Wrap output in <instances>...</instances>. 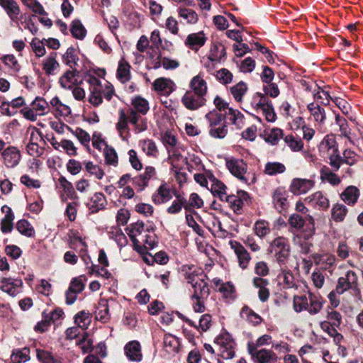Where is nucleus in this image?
Here are the masks:
<instances>
[{
	"mask_svg": "<svg viewBox=\"0 0 363 363\" xmlns=\"http://www.w3.org/2000/svg\"><path fill=\"white\" fill-rule=\"evenodd\" d=\"M128 123L133 125L135 133H139L147 130V125L146 119L142 116L132 111L121 109L118 112V120L116 123V129L122 136L123 133L129 131Z\"/></svg>",
	"mask_w": 363,
	"mask_h": 363,
	"instance_id": "1",
	"label": "nucleus"
},
{
	"mask_svg": "<svg viewBox=\"0 0 363 363\" xmlns=\"http://www.w3.org/2000/svg\"><path fill=\"white\" fill-rule=\"evenodd\" d=\"M208 127L209 135L218 139L224 138L228 134V128L224 113L218 110H211L204 116Z\"/></svg>",
	"mask_w": 363,
	"mask_h": 363,
	"instance_id": "2",
	"label": "nucleus"
},
{
	"mask_svg": "<svg viewBox=\"0 0 363 363\" xmlns=\"http://www.w3.org/2000/svg\"><path fill=\"white\" fill-rule=\"evenodd\" d=\"M288 223L291 227L299 230L306 240L311 238L315 233V219L311 215L303 216L293 213L289 216Z\"/></svg>",
	"mask_w": 363,
	"mask_h": 363,
	"instance_id": "3",
	"label": "nucleus"
},
{
	"mask_svg": "<svg viewBox=\"0 0 363 363\" xmlns=\"http://www.w3.org/2000/svg\"><path fill=\"white\" fill-rule=\"evenodd\" d=\"M250 104L257 112L261 111L269 122H274L277 116L272 101L264 94L257 92L250 99Z\"/></svg>",
	"mask_w": 363,
	"mask_h": 363,
	"instance_id": "4",
	"label": "nucleus"
},
{
	"mask_svg": "<svg viewBox=\"0 0 363 363\" xmlns=\"http://www.w3.org/2000/svg\"><path fill=\"white\" fill-rule=\"evenodd\" d=\"M270 249L271 252L274 254L280 267H286L290 255V245L288 240L284 237H278L272 242Z\"/></svg>",
	"mask_w": 363,
	"mask_h": 363,
	"instance_id": "5",
	"label": "nucleus"
},
{
	"mask_svg": "<svg viewBox=\"0 0 363 363\" xmlns=\"http://www.w3.org/2000/svg\"><path fill=\"white\" fill-rule=\"evenodd\" d=\"M214 342L219 347L221 357L230 359L235 356V343L228 333H223L218 336Z\"/></svg>",
	"mask_w": 363,
	"mask_h": 363,
	"instance_id": "6",
	"label": "nucleus"
},
{
	"mask_svg": "<svg viewBox=\"0 0 363 363\" xmlns=\"http://www.w3.org/2000/svg\"><path fill=\"white\" fill-rule=\"evenodd\" d=\"M21 152L16 146H9L1 152V161L8 169L17 167L21 160Z\"/></svg>",
	"mask_w": 363,
	"mask_h": 363,
	"instance_id": "7",
	"label": "nucleus"
},
{
	"mask_svg": "<svg viewBox=\"0 0 363 363\" xmlns=\"http://www.w3.org/2000/svg\"><path fill=\"white\" fill-rule=\"evenodd\" d=\"M207 100L201 95L187 90L182 96L181 102L189 111H196L206 104Z\"/></svg>",
	"mask_w": 363,
	"mask_h": 363,
	"instance_id": "8",
	"label": "nucleus"
},
{
	"mask_svg": "<svg viewBox=\"0 0 363 363\" xmlns=\"http://www.w3.org/2000/svg\"><path fill=\"white\" fill-rule=\"evenodd\" d=\"M225 201L229 203L230 207L237 214H240L243 206L251 203L250 195L245 191H238L236 195H228Z\"/></svg>",
	"mask_w": 363,
	"mask_h": 363,
	"instance_id": "9",
	"label": "nucleus"
},
{
	"mask_svg": "<svg viewBox=\"0 0 363 363\" xmlns=\"http://www.w3.org/2000/svg\"><path fill=\"white\" fill-rule=\"evenodd\" d=\"M23 281L21 279L4 277L0 280V289L12 297L22 292Z\"/></svg>",
	"mask_w": 363,
	"mask_h": 363,
	"instance_id": "10",
	"label": "nucleus"
},
{
	"mask_svg": "<svg viewBox=\"0 0 363 363\" xmlns=\"http://www.w3.org/2000/svg\"><path fill=\"white\" fill-rule=\"evenodd\" d=\"M226 167L230 172L243 182H247L245 174L247 164L242 160L231 158L226 160Z\"/></svg>",
	"mask_w": 363,
	"mask_h": 363,
	"instance_id": "11",
	"label": "nucleus"
},
{
	"mask_svg": "<svg viewBox=\"0 0 363 363\" xmlns=\"http://www.w3.org/2000/svg\"><path fill=\"white\" fill-rule=\"evenodd\" d=\"M357 286V277L352 271H348L345 277L338 279L336 286V291L338 294H342L349 289H356Z\"/></svg>",
	"mask_w": 363,
	"mask_h": 363,
	"instance_id": "12",
	"label": "nucleus"
},
{
	"mask_svg": "<svg viewBox=\"0 0 363 363\" xmlns=\"http://www.w3.org/2000/svg\"><path fill=\"white\" fill-rule=\"evenodd\" d=\"M314 186V182L311 179L294 178L291 180L289 191L294 195L305 194Z\"/></svg>",
	"mask_w": 363,
	"mask_h": 363,
	"instance_id": "13",
	"label": "nucleus"
},
{
	"mask_svg": "<svg viewBox=\"0 0 363 363\" xmlns=\"http://www.w3.org/2000/svg\"><path fill=\"white\" fill-rule=\"evenodd\" d=\"M0 6L5 11L11 21L18 23L21 18V9L16 0H0Z\"/></svg>",
	"mask_w": 363,
	"mask_h": 363,
	"instance_id": "14",
	"label": "nucleus"
},
{
	"mask_svg": "<svg viewBox=\"0 0 363 363\" xmlns=\"http://www.w3.org/2000/svg\"><path fill=\"white\" fill-rule=\"evenodd\" d=\"M189 90L205 97L208 93V84L204 79V74L199 72L193 77L189 81Z\"/></svg>",
	"mask_w": 363,
	"mask_h": 363,
	"instance_id": "15",
	"label": "nucleus"
},
{
	"mask_svg": "<svg viewBox=\"0 0 363 363\" xmlns=\"http://www.w3.org/2000/svg\"><path fill=\"white\" fill-rule=\"evenodd\" d=\"M229 245L237 256L240 267L245 269L250 260V256L247 251L240 242L235 240H230Z\"/></svg>",
	"mask_w": 363,
	"mask_h": 363,
	"instance_id": "16",
	"label": "nucleus"
},
{
	"mask_svg": "<svg viewBox=\"0 0 363 363\" xmlns=\"http://www.w3.org/2000/svg\"><path fill=\"white\" fill-rule=\"evenodd\" d=\"M153 87L161 94L169 96L175 90L176 84L171 79L160 77L154 81Z\"/></svg>",
	"mask_w": 363,
	"mask_h": 363,
	"instance_id": "17",
	"label": "nucleus"
},
{
	"mask_svg": "<svg viewBox=\"0 0 363 363\" xmlns=\"http://www.w3.org/2000/svg\"><path fill=\"white\" fill-rule=\"evenodd\" d=\"M305 201L320 210H326L330 206L329 199L321 191H316L307 196Z\"/></svg>",
	"mask_w": 363,
	"mask_h": 363,
	"instance_id": "18",
	"label": "nucleus"
},
{
	"mask_svg": "<svg viewBox=\"0 0 363 363\" xmlns=\"http://www.w3.org/2000/svg\"><path fill=\"white\" fill-rule=\"evenodd\" d=\"M183 270L185 272V279L191 285L201 281V279H207L203 270L196 266H184Z\"/></svg>",
	"mask_w": 363,
	"mask_h": 363,
	"instance_id": "19",
	"label": "nucleus"
},
{
	"mask_svg": "<svg viewBox=\"0 0 363 363\" xmlns=\"http://www.w3.org/2000/svg\"><path fill=\"white\" fill-rule=\"evenodd\" d=\"M126 357L130 361L140 362L143 355L141 352V347L139 342L136 340L130 341L127 343L124 347Z\"/></svg>",
	"mask_w": 363,
	"mask_h": 363,
	"instance_id": "20",
	"label": "nucleus"
},
{
	"mask_svg": "<svg viewBox=\"0 0 363 363\" xmlns=\"http://www.w3.org/2000/svg\"><path fill=\"white\" fill-rule=\"evenodd\" d=\"M127 230H128V235L133 242L134 246L138 245V241L140 238L146 235L148 231H150L148 229H145V225L143 222L139 221L132 224Z\"/></svg>",
	"mask_w": 363,
	"mask_h": 363,
	"instance_id": "21",
	"label": "nucleus"
},
{
	"mask_svg": "<svg viewBox=\"0 0 363 363\" xmlns=\"http://www.w3.org/2000/svg\"><path fill=\"white\" fill-rule=\"evenodd\" d=\"M208 179L211 184V187L208 189L211 190L212 194L215 196H218L221 201H225L228 196L225 191V185L220 181L215 178L214 176L212 174H211L208 177Z\"/></svg>",
	"mask_w": 363,
	"mask_h": 363,
	"instance_id": "22",
	"label": "nucleus"
},
{
	"mask_svg": "<svg viewBox=\"0 0 363 363\" xmlns=\"http://www.w3.org/2000/svg\"><path fill=\"white\" fill-rule=\"evenodd\" d=\"M287 196V192L282 188H277L273 192V203L279 212L286 208L288 206Z\"/></svg>",
	"mask_w": 363,
	"mask_h": 363,
	"instance_id": "23",
	"label": "nucleus"
},
{
	"mask_svg": "<svg viewBox=\"0 0 363 363\" xmlns=\"http://www.w3.org/2000/svg\"><path fill=\"white\" fill-rule=\"evenodd\" d=\"M149 109V103L145 99L141 96H135L132 99L130 106L127 111L133 110L135 113L140 116H145L147 114Z\"/></svg>",
	"mask_w": 363,
	"mask_h": 363,
	"instance_id": "24",
	"label": "nucleus"
},
{
	"mask_svg": "<svg viewBox=\"0 0 363 363\" xmlns=\"http://www.w3.org/2000/svg\"><path fill=\"white\" fill-rule=\"evenodd\" d=\"M248 350L252 357L257 359L258 363H268L272 359H276L272 352L265 349L257 350L255 347L249 345Z\"/></svg>",
	"mask_w": 363,
	"mask_h": 363,
	"instance_id": "25",
	"label": "nucleus"
},
{
	"mask_svg": "<svg viewBox=\"0 0 363 363\" xmlns=\"http://www.w3.org/2000/svg\"><path fill=\"white\" fill-rule=\"evenodd\" d=\"M76 69L67 70L59 79L60 86L65 89H72L77 83Z\"/></svg>",
	"mask_w": 363,
	"mask_h": 363,
	"instance_id": "26",
	"label": "nucleus"
},
{
	"mask_svg": "<svg viewBox=\"0 0 363 363\" xmlns=\"http://www.w3.org/2000/svg\"><path fill=\"white\" fill-rule=\"evenodd\" d=\"M206 280L207 279H201V281H196L191 285L194 289L191 300H194V298H204L208 296L210 289Z\"/></svg>",
	"mask_w": 363,
	"mask_h": 363,
	"instance_id": "27",
	"label": "nucleus"
},
{
	"mask_svg": "<svg viewBox=\"0 0 363 363\" xmlns=\"http://www.w3.org/2000/svg\"><path fill=\"white\" fill-rule=\"evenodd\" d=\"M156 245V235L153 231H148L146 235L140 238L138 245H135V249L139 252H142L143 248L146 250H152Z\"/></svg>",
	"mask_w": 363,
	"mask_h": 363,
	"instance_id": "28",
	"label": "nucleus"
},
{
	"mask_svg": "<svg viewBox=\"0 0 363 363\" xmlns=\"http://www.w3.org/2000/svg\"><path fill=\"white\" fill-rule=\"evenodd\" d=\"M172 198L170 189L167 184H162L152 195V200L155 204H161L169 201Z\"/></svg>",
	"mask_w": 363,
	"mask_h": 363,
	"instance_id": "29",
	"label": "nucleus"
},
{
	"mask_svg": "<svg viewBox=\"0 0 363 363\" xmlns=\"http://www.w3.org/2000/svg\"><path fill=\"white\" fill-rule=\"evenodd\" d=\"M206 41V38L203 32L189 34L186 40L185 45L191 49L198 50L202 47Z\"/></svg>",
	"mask_w": 363,
	"mask_h": 363,
	"instance_id": "30",
	"label": "nucleus"
},
{
	"mask_svg": "<svg viewBox=\"0 0 363 363\" xmlns=\"http://www.w3.org/2000/svg\"><path fill=\"white\" fill-rule=\"evenodd\" d=\"M313 259L316 264L324 269H328L333 266L336 259L335 255L330 253L315 254Z\"/></svg>",
	"mask_w": 363,
	"mask_h": 363,
	"instance_id": "31",
	"label": "nucleus"
},
{
	"mask_svg": "<svg viewBox=\"0 0 363 363\" xmlns=\"http://www.w3.org/2000/svg\"><path fill=\"white\" fill-rule=\"evenodd\" d=\"M225 118H228L238 128H242L245 124L244 115L238 109L228 108L225 112Z\"/></svg>",
	"mask_w": 363,
	"mask_h": 363,
	"instance_id": "32",
	"label": "nucleus"
},
{
	"mask_svg": "<svg viewBox=\"0 0 363 363\" xmlns=\"http://www.w3.org/2000/svg\"><path fill=\"white\" fill-rule=\"evenodd\" d=\"M359 196V191L354 186H347L340 194L341 199L347 205H354Z\"/></svg>",
	"mask_w": 363,
	"mask_h": 363,
	"instance_id": "33",
	"label": "nucleus"
},
{
	"mask_svg": "<svg viewBox=\"0 0 363 363\" xmlns=\"http://www.w3.org/2000/svg\"><path fill=\"white\" fill-rule=\"evenodd\" d=\"M311 115L313 117L315 122L323 124L326 119V114L325 109L320 106L319 104L315 102L310 103L307 106Z\"/></svg>",
	"mask_w": 363,
	"mask_h": 363,
	"instance_id": "34",
	"label": "nucleus"
},
{
	"mask_svg": "<svg viewBox=\"0 0 363 363\" xmlns=\"http://www.w3.org/2000/svg\"><path fill=\"white\" fill-rule=\"evenodd\" d=\"M214 284L218 287V291L223 294V297L233 300L235 298V289L230 282L221 283L220 279H214Z\"/></svg>",
	"mask_w": 363,
	"mask_h": 363,
	"instance_id": "35",
	"label": "nucleus"
},
{
	"mask_svg": "<svg viewBox=\"0 0 363 363\" xmlns=\"http://www.w3.org/2000/svg\"><path fill=\"white\" fill-rule=\"evenodd\" d=\"M225 55V49L224 45L219 42H215L212 44L209 52L208 59L211 62L220 61Z\"/></svg>",
	"mask_w": 363,
	"mask_h": 363,
	"instance_id": "36",
	"label": "nucleus"
},
{
	"mask_svg": "<svg viewBox=\"0 0 363 363\" xmlns=\"http://www.w3.org/2000/svg\"><path fill=\"white\" fill-rule=\"evenodd\" d=\"M88 205L92 212H97L99 210L104 208L106 205L105 196L100 192L95 193L91 198L90 202Z\"/></svg>",
	"mask_w": 363,
	"mask_h": 363,
	"instance_id": "37",
	"label": "nucleus"
},
{
	"mask_svg": "<svg viewBox=\"0 0 363 363\" xmlns=\"http://www.w3.org/2000/svg\"><path fill=\"white\" fill-rule=\"evenodd\" d=\"M323 308V303L321 298L318 295L308 292V307L307 308L308 312L311 315L317 314Z\"/></svg>",
	"mask_w": 363,
	"mask_h": 363,
	"instance_id": "38",
	"label": "nucleus"
},
{
	"mask_svg": "<svg viewBox=\"0 0 363 363\" xmlns=\"http://www.w3.org/2000/svg\"><path fill=\"white\" fill-rule=\"evenodd\" d=\"M130 65L124 59H121L117 69V78L122 82L125 83L130 79Z\"/></svg>",
	"mask_w": 363,
	"mask_h": 363,
	"instance_id": "39",
	"label": "nucleus"
},
{
	"mask_svg": "<svg viewBox=\"0 0 363 363\" xmlns=\"http://www.w3.org/2000/svg\"><path fill=\"white\" fill-rule=\"evenodd\" d=\"M5 210L6 215L1 222V230L4 233H10L13 228V220L14 218V216L9 207L6 206H3L2 211H5Z\"/></svg>",
	"mask_w": 363,
	"mask_h": 363,
	"instance_id": "40",
	"label": "nucleus"
},
{
	"mask_svg": "<svg viewBox=\"0 0 363 363\" xmlns=\"http://www.w3.org/2000/svg\"><path fill=\"white\" fill-rule=\"evenodd\" d=\"M278 279L285 289H291L296 286L293 274L290 270H286L284 267L281 268Z\"/></svg>",
	"mask_w": 363,
	"mask_h": 363,
	"instance_id": "41",
	"label": "nucleus"
},
{
	"mask_svg": "<svg viewBox=\"0 0 363 363\" xmlns=\"http://www.w3.org/2000/svg\"><path fill=\"white\" fill-rule=\"evenodd\" d=\"M30 106L39 116H45L50 111L49 104L42 97H36Z\"/></svg>",
	"mask_w": 363,
	"mask_h": 363,
	"instance_id": "42",
	"label": "nucleus"
},
{
	"mask_svg": "<svg viewBox=\"0 0 363 363\" xmlns=\"http://www.w3.org/2000/svg\"><path fill=\"white\" fill-rule=\"evenodd\" d=\"M163 342L164 347L167 352L172 353L178 352L180 343L176 336L172 334H165Z\"/></svg>",
	"mask_w": 363,
	"mask_h": 363,
	"instance_id": "43",
	"label": "nucleus"
},
{
	"mask_svg": "<svg viewBox=\"0 0 363 363\" xmlns=\"http://www.w3.org/2000/svg\"><path fill=\"white\" fill-rule=\"evenodd\" d=\"M16 228L18 231L23 235L28 238H33L35 236V232L32 225L25 219L20 220L16 223Z\"/></svg>",
	"mask_w": 363,
	"mask_h": 363,
	"instance_id": "44",
	"label": "nucleus"
},
{
	"mask_svg": "<svg viewBox=\"0 0 363 363\" xmlns=\"http://www.w3.org/2000/svg\"><path fill=\"white\" fill-rule=\"evenodd\" d=\"M108 306L106 300H101L96 311V318L102 323L109 320Z\"/></svg>",
	"mask_w": 363,
	"mask_h": 363,
	"instance_id": "45",
	"label": "nucleus"
},
{
	"mask_svg": "<svg viewBox=\"0 0 363 363\" xmlns=\"http://www.w3.org/2000/svg\"><path fill=\"white\" fill-rule=\"evenodd\" d=\"M347 213V207L342 203H336L333 205L331 209L332 219L335 222L342 221Z\"/></svg>",
	"mask_w": 363,
	"mask_h": 363,
	"instance_id": "46",
	"label": "nucleus"
},
{
	"mask_svg": "<svg viewBox=\"0 0 363 363\" xmlns=\"http://www.w3.org/2000/svg\"><path fill=\"white\" fill-rule=\"evenodd\" d=\"M143 151L149 157H157L158 149L155 143L150 139L143 140L140 142Z\"/></svg>",
	"mask_w": 363,
	"mask_h": 363,
	"instance_id": "47",
	"label": "nucleus"
},
{
	"mask_svg": "<svg viewBox=\"0 0 363 363\" xmlns=\"http://www.w3.org/2000/svg\"><path fill=\"white\" fill-rule=\"evenodd\" d=\"M247 89V85L241 81L230 88V93L236 101L241 102Z\"/></svg>",
	"mask_w": 363,
	"mask_h": 363,
	"instance_id": "48",
	"label": "nucleus"
},
{
	"mask_svg": "<svg viewBox=\"0 0 363 363\" xmlns=\"http://www.w3.org/2000/svg\"><path fill=\"white\" fill-rule=\"evenodd\" d=\"M91 321V316L88 312L82 311L74 316V322L78 328L86 330Z\"/></svg>",
	"mask_w": 363,
	"mask_h": 363,
	"instance_id": "49",
	"label": "nucleus"
},
{
	"mask_svg": "<svg viewBox=\"0 0 363 363\" xmlns=\"http://www.w3.org/2000/svg\"><path fill=\"white\" fill-rule=\"evenodd\" d=\"M70 31L73 37L75 38L82 40L86 36V30L82 22L78 20H74L72 23Z\"/></svg>",
	"mask_w": 363,
	"mask_h": 363,
	"instance_id": "50",
	"label": "nucleus"
},
{
	"mask_svg": "<svg viewBox=\"0 0 363 363\" xmlns=\"http://www.w3.org/2000/svg\"><path fill=\"white\" fill-rule=\"evenodd\" d=\"M30 350L24 347L22 350H14L11 356V360L13 363H22L29 360Z\"/></svg>",
	"mask_w": 363,
	"mask_h": 363,
	"instance_id": "51",
	"label": "nucleus"
},
{
	"mask_svg": "<svg viewBox=\"0 0 363 363\" xmlns=\"http://www.w3.org/2000/svg\"><path fill=\"white\" fill-rule=\"evenodd\" d=\"M284 140L286 145L294 152H298L303 147L302 140L292 135L285 136Z\"/></svg>",
	"mask_w": 363,
	"mask_h": 363,
	"instance_id": "52",
	"label": "nucleus"
},
{
	"mask_svg": "<svg viewBox=\"0 0 363 363\" xmlns=\"http://www.w3.org/2000/svg\"><path fill=\"white\" fill-rule=\"evenodd\" d=\"M104 155L107 164L114 167L117 166L118 162V155L112 147L105 145V147H104Z\"/></svg>",
	"mask_w": 363,
	"mask_h": 363,
	"instance_id": "53",
	"label": "nucleus"
},
{
	"mask_svg": "<svg viewBox=\"0 0 363 363\" xmlns=\"http://www.w3.org/2000/svg\"><path fill=\"white\" fill-rule=\"evenodd\" d=\"M65 63L69 66L70 69H76L79 58L76 55V50L74 48H69L63 55Z\"/></svg>",
	"mask_w": 363,
	"mask_h": 363,
	"instance_id": "54",
	"label": "nucleus"
},
{
	"mask_svg": "<svg viewBox=\"0 0 363 363\" xmlns=\"http://www.w3.org/2000/svg\"><path fill=\"white\" fill-rule=\"evenodd\" d=\"M286 167L284 164L278 162H267L265 164L264 172L268 175H275L277 174L284 173Z\"/></svg>",
	"mask_w": 363,
	"mask_h": 363,
	"instance_id": "55",
	"label": "nucleus"
},
{
	"mask_svg": "<svg viewBox=\"0 0 363 363\" xmlns=\"http://www.w3.org/2000/svg\"><path fill=\"white\" fill-rule=\"evenodd\" d=\"M43 67L48 75H52L55 74V70L59 67V63L55 56L50 55L43 60Z\"/></svg>",
	"mask_w": 363,
	"mask_h": 363,
	"instance_id": "56",
	"label": "nucleus"
},
{
	"mask_svg": "<svg viewBox=\"0 0 363 363\" xmlns=\"http://www.w3.org/2000/svg\"><path fill=\"white\" fill-rule=\"evenodd\" d=\"M50 105L58 112L60 116H67L71 113L70 108L62 104L57 96L52 98L50 101Z\"/></svg>",
	"mask_w": 363,
	"mask_h": 363,
	"instance_id": "57",
	"label": "nucleus"
},
{
	"mask_svg": "<svg viewBox=\"0 0 363 363\" xmlns=\"http://www.w3.org/2000/svg\"><path fill=\"white\" fill-rule=\"evenodd\" d=\"M178 13L180 17L186 20L188 23L195 24L199 20L197 13L189 9L179 8L178 9Z\"/></svg>",
	"mask_w": 363,
	"mask_h": 363,
	"instance_id": "58",
	"label": "nucleus"
},
{
	"mask_svg": "<svg viewBox=\"0 0 363 363\" xmlns=\"http://www.w3.org/2000/svg\"><path fill=\"white\" fill-rule=\"evenodd\" d=\"M176 200L167 208V211L170 214L179 213L182 207L185 208L186 199L180 194H175Z\"/></svg>",
	"mask_w": 363,
	"mask_h": 363,
	"instance_id": "59",
	"label": "nucleus"
},
{
	"mask_svg": "<svg viewBox=\"0 0 363 363\" xmlns=\"http://www.w3.org/2000/svg\"><path fill=\"white\" fill-rule=\"evenodd\" d=\"M255 233L259 238H264L269 233V223L264 220H257L254 226Z\"/></svg>",
	"mask_w": 363,
	"mask_h": 363,
	"instance_id": "60",
	"label": "nucleus"
},
{
	"mask_svg": "<svg viewBox=\"0 0 363 363\" xmlns=\"http://www.w3.org/2000/svg\"><path fill=\"white\" fill-rule=\"evenodd\" d=\"M241 316L246 318L249 322H251L254 325H258L262 321V318L253 311H252L248 306H244L241 311Z\"/></svg>",
	"mask_w": 363,
	"mask_h": 363,
	"instance_id": "61",
	"label": "nucleus"
},
{
	"mask_svg": "<svg viewBox=\"0 0 363 363\" xmlns=\"http://www.w3.org/2000/svg\"><path fill=\"white\" fill-rule=\"evenodd\" d=\"M87 82L90 86L89 91H93L95 94L103 96L105 84H102L101 81L95 76H89Z\"/></svg>",
	"mask_w": 363,
	"mask_h": 363,
	"instance_id": "62",
	"label": "nucleus"
},
{
	"mask_svg": "<svg viewBox=\"0 0 363 363\" xmlns=\"http://www.w3.org/2000/svg\"><path fill=\"white\" fill-rule=\"evenodd\" d=\"M308 307V294L304 296H297L294 298V308L296 312H301L303 310L307 311Z\"/></svg>",
	"mask_w": 363,
	"mask_h": 363,
	"instance_id": "63",
	"label": "nucleus"
},
{
	"mask_svg": "<svg viewBox=\"0 0 363 363\" xmlns=\"http://www.w3.org/2000/svg\"><path fill=\"white\" fill-rule=\"evenodd\" d=\"M203 206V201L202 199L196 194L192 193L189 200L186 199L185 209L191 210L192 208H200Z\"/></svg>",
	"mask_w": 363,
	"mask_h": 363,
	"instance_id": "64",
	"label": "nucleus"
}]
</instances>
